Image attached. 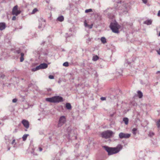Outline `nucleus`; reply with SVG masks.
Returning a JSON list of instances; mask_svg holds the SVG:
<instances>
[{
  "label": "nucleus",
  "mask_w": 160,
  "mask_h": 160,
  "mask_svg": "<svg viewBox=\"0 0 160 160\" xmlns=\"http://www.w3.org/2000/svg\"><path fill=\"white\" fill-rule=\"evenodd\" d=\"M110 28L113 32L116 33L118 32V28L117 23H111L110 25Z\"/></svg>",
  "instance_id": "423d86ee"
},
{
  "label": "nucleus",
  "mask_w": 160,
  "mask_h": 160,
  "mask_svg": "<svg viewBox=\"0 0 160 160\" xmlns=\"http://www.w3.org/2000/svg\"><path fill=\"white\" fill-rule=\"evenodd\" d=\"M130 9V7L128 3H125V5L121 7H119L118 8H108L105 11V13H107V15L109 16V18H111L110 16H112L113 13L115 12V9L118 10H121L122 11L121 12V13L123 12L126 13L127 12L129 9Z\"/></svg>",
  "instance_id": "f257e3e1"
},
{
  "label": "nucleus",
  "mask_w": 160,
  "mask_h": 160,
  "mask_svg": "<svg viewBox=\"0 0 160 160\" xmlns=\"http://www.w3.org/2000/svg\"><path fill=\"white\" fill-rule=\"evenodd\" d=\"M154 135V133L152 132H150L149 134V135L150 137H152Z\"/></svg>",
  "instance_id": "473e14b6"
},
{
  "label": "nucleus",
  "mask_w": 160,
  "mask_h": 160,
  "mask_svg": "<svg viewBox=\"0 0 160 160\" xmlns=\"http://www.w3.org/2000/svg\"><path fill=\"white\" fill-rule=\"evenodd\" d=\"M15 139L13 140L12 141V144H13L15 143Z\"/></svg>",
  "instance_id": "c03bdc74"
},
{
  "label": "nucleus",
  "mask_w": 160,
  "mask_h": 160,
  "mask_svg": "<svg viewBox=\"0 0 160 160\" xmlns=\"http://www.w3.org/2000/svg\"><path fill=\"white\" fill-rule=\"evenodd\" d=\"M15 131H14V132H17V129H15Z\"/></svg>",
  "instance_id": "3c124183"
},
{
  "label": "nucleus",
  "mask_w": 160,
  "mask_h": 160,
  "mask_svg": "<svg viewBox=\"0 0 160 160\" xmlns=\"http://www.w3.org/2000/svg\"><path fill=\"white\" fill-rule=\"evenodd\" d=\"M14 52L15 53L18 54L20 53L21 57L20 58V62H22L24 60V53L22 52H21V50L19 49H18L17 50H15L14 51Z\"/></svg>",
  "instance_id": "9d476101"
},
{
  "label": "nucleus",
  "mask_w": 160,
  "mask_h": 160,
  "mask_svg": "<svg viewBox=\"0 0 160 160\" xmlns=\"http://www.w3.org/2000/svg\"><path fill=\"white\" fill-rule=\"evenodd\" d=\"M101 40L103 44H105L107 42L106 39L104 37H102L101 38Z\"/></svg>",
  "instance_id": "aec40b11"
},
{
  "label": "nucleus",
  "mask_w": 160,
  "mask_h": 160,
  "mask_svg": "<svg viewBox=\"0 0 160 160\" xmlns=\"http://www.w3.org/2000/svg\"><path fill=\"white\" fill-rule=\"evenodd\" d=\"M152 21L150 20H146L144 21L143 22L144 24H147L148 25H151L152 24Z\"/></svg>",
  "instance_id": "f3484780"
},
{
  "label": "nucleus",
  "mask_w": 160,
  "mask_h": 160,
  "mask_svg": "<svg viewBox=\"0 0 160 160\" xmlns=\"http://www.w3.org/2000/svg\"><path fill=\"white\" fill-rule=\"evenodd\" d=\"M10 148L9 147L8 148V151H9L10 150Z\"/></svg>",
  "instance_id": "09e8293b"
},
{
  "label": "nucleus",
  "mask_w": 160,
  "mask_h": 160,
  "mask_svg": "<svg viewBox=\"0 0 160 160\" xmlns=\"http://www.w3.org/2000/svg\"><path fill=\"white\" fill-rule=\"evenodd\" d=\"M48 50L47 49L45 50L42 52V53L41 54V56L42 55H44L45 56H47L48 53Z\"/></svg>",
  "instance_id": "dca6fc26"
},
{
  "label": "nucleus",
  "mask_w": 160,
  "mask_h": 160,
  "mask_svg": "<svg viewBox=\"0 0 160 160\" xmlns=\"http://www.w3.org/2000/svg\"><path fill=\"white\" fill-rule=\"evenodd\" d=\"M138 97L140 98H141L142 97V96H143L142 93V92L141 91H138Z\"/></svg>",
  "instance_id": "4be33fe9"
},
{
  "label": "nucleus",
  "mask_w": 160,
  "mask_h": 160,
  "mask_svg": "<svg viewBox=\"0 0 160 160\" xmlns=\"http://www.w3.org/2000/svg\"><path fill=\"white\" fill-rule=\"evenodd\" d=\"M48 78L50 79H53L54 78V77L53 75H50L48 76Z\"/></svg>",
  "instance_id": "72a5a7b5"
},
{
  "label": "nucleus",
  "mask_w": 160,
  "mask_h": 160,
  "mask_svg": "<svg viewBox=\"0 0 160 160\" xmlns=\"http://www.w3.org/2000/svg\"><path fill=\"white\" fill-rule=\"evenodd\" d=\"M67 132L68 134V138L70 139L73 137L74 135V131L72 130L71 127H68L67 129Z\"/></svg>",
  "instance_id": "1a4fd4ad"
},
{
  "label": "nucleus",
  "mask_w": 160,
  "mask_h": 160,
  "mask_svg": "<svg viewBox=\"0 0 160 160\" xmlns=\"http://www.w3.org/2000/svg\"><path fill=\"white\" fill-rule=\"evenodd\" d=\"M16 17L15 16H13L12 18V20H16Z\"/></svg>",
  "instance_id": "4c0bfd02"
},
{
  "label": "nucleus",
  "mask_w": 160,
  "mask_h": 160,
  "mask_svg": "<svg viewBox=\"0 0 160 160\" xmlns=\"http://www.w3.org/2000/svg\"><path fill=\"white\" fill-rule=\"evenodd\" d=\"M158 54L160 55V48H159V50H156Z\"/></svg>",
  "instance_id": "e433bc0d"
},
{
  "label": "nucleus",
  "mask_w": 160,
  "mask_h": 160,
  "mask_svg": "<svg viewBox=\"0 0 160 160\" xmlns=\"http://www.w3.org/2000/svg\"><path fill=\"white\" fill-rule=\"evenodd\" d=\"M17 99L16 98H14L12 100V102L13 103L16 102H17Z\"/></svg>",
  "instance_id": "f704fd0d"
},
{
  "label": "nucleus",
  "mask_w": 160,
  "mask_h": 160,
  "mask_svg": "<svg viewBox=\"0 0 160 160\" xmlns=\"http://www.w3.org/2000/svg\"><path fill=\"white\" fill-rule=\"evenodd\" d=\"M114 2H115L118 4V6H120L121 4V0H113Z\"/></svg>",
  "instance_id": "393cba45"
},
{
  "label": "nucleus",
  "mask_w": 160,
  "mask_h": 160,
  "mask_svg": "<svg viewBox=\"0 0 160 160\" xmlns=\"http://www.w3.org/2000/svg\"><path fill=\"white\" fill-rule=\"evenodd\" d=\"M66 119L64 116H62L60 117L59 119L58 126L60 127L62 126L66 122Z\"/></svg>",
  "instance_id": "6e6552de"
},
{
  "label": "nucleus",
  "mask_w": 160,
  "mask_h": 160,
  "mask_svg": "<svg viewBox=\"0 0 160 160\" xmlns=\"http://www.w3.org/2000/svg\"><path fill=\"white\" fill-rule=\"evenodd\" d=\"M38 28H40L43 26H44L45 24V20L42 18H40L39 20Z\"/></svg>",
  "instance_id": "f8f14e48"
},
{
  "label": "nucleus",
  "mask_w": 160,
  "mask_h": 160,
  "mask_svg": "<svg viewBox=\"0 0 160 160\" xmlns=\"http://www.w3.org/2000/svg\"><path fill=\"white\" fill-rule=\"evenodd\" d=\"M53 160H58V159H55V158H54L53 159Z\"/></svg>",
  "instance_id": "864d4df0"
},
{
  "label": "nucleus",
  "mask_w": 160,
  "mask_h": 160,
  "mask_svg": "<svg viewBox=\"0 0 160 160\" xmlns=\"http://www.w3.org/2000/svg\"><path fill=\"white\" fill-rule=\"evenodd\" d=\"M64 17L62 16H61L58 18L57 20L60 22H62L64 20Z\"/></svg>",
  "instance_id": "a211bd4d"
},
{
  "label": "nucleus",
  "mask_w": 160,
  "mask_h": 160,
  "mask_svg": "<svg viewBox=\"0 0 160 160\" xmlns=\"http://www.w3.org/2000/svg\"><path fill=\"white\" fill-rule=\"evenodd\" d=\"M118 136L119 138L121 139L123 138H128L130 137L131 134L121 132L119 133Z\"/></svg>",
  "instance_id": "0eeeda50"
},
{
  "label": "nucleus",
  "mask_w": 160,
  "mask_h": 160,
  "mask_svg": "<svg viewBox=\"0 0 160 160\" xmlns=\"http://www.w3.org/2000/svg\"><path fill=\"white\" fill-rule=\"evenodd\" d=\"M22 123L26 128L28 129L29 127V123L28 121L23 119L22 121Z\"/></svg>",
  "instance_id": "ddd939ff"
},
{
  "label": "nucleus",
  "mask_w": 160,
  "mask_h": 160,
  "mask_svg": "<svg viewBox=\"0 0 160 160\" xmlns=\"http://www.w3.org/2000/svg\"><path fill=\"white\" fill-rule=\"evenodd\" d=\"M158 36H160V32H159V34H158Z\"/></svg>",
  "instance_id": "603ef678"
},
{
  "label": "nucleus",
  "mask_w": 160,
  "mask_h": 160,
  "mask_svg": "<svg viewBox=\"0 0 160 160\" xmlns=\"http://www.w3.org/2000/svg\"><path fill=\"white\" fill-rule=\"evenodd\" d=\"M160 73V71H158L156 73L157 74H158L159 73Z\"/></svg>",
  "instance_id": "49530a36"
},
{
  "label": "nucleus",
  "mask_w": 160,
  "mask_h": 160,
  "mask_svg": "<svg viewBox=\"0 0 160 160\" xmlns=\"http://www.w3.org/2000/svg\"><path fill=\"white\" fill-rule=\"evenodd\" d=\"M101 100L102 101L105 100L106 99V98L105 97H102L101 98Z\"/></svg>",
  "instance_id": "c9c22d12"
},
{
  "label": "nucleus",
  "mask_w": 160,
  "mask_h": 160,
  "mask_svg": "<svg viewBox=\"0 0 160 160\" xmlns=\"http://www.w3.org/2000/svg\"><path fill=\"white\" fill-rule=\"evenodd\" d=\"M92 38H88L86 40V42L88 43H89L91 41Z\"/></svg>",
  "instance_id": "c756f323"
},
{
  "label": "nucleus",
  "mask_w": 160,
  "mask_h": 160,
  "mask_svg": "<svg viewBox=\"0 0 160 160\" xmlns=\"http://www.w3.org/2000/svg\"><path fill=\"white\" fill-rule=\"evenodd\" d=\"M38 11V9L36 8H34L33 10L32 11V12L31 13L32 14H33L35 13V12H36Z\"/></svg>",
  "instance_id": "7c9ffc66"
},
{
  "label": "nucleus",
  "mask_w": 160,
  "mask_h": 160,
  "mask_svg": "<svg viewBox=\"0 0 160 160\" xmlns=\"http://www.w3.org/2000/svg\"><path fill=\"white\" fill-rule=\"evenodd\" d=\"M38 150H39V151L41 152V151H42V149L41 147H39L38 148Z\"/></svg>",
  "instance_id": "ea45409f"
},
{
  "label": "nucleus",
  "mask_w": 160,
  "mask_h": 160,
  "mask_svg": "<svg viewBox=\"0 0 160 160\" xmlns=\"http://www.w3.org/2000/svg\"><path fill=\"white\" fill-rule=\"evenodd\" d=\"M28 136V134H24L23 135L22 138L23 139V140L24 141H25L26 140L27 137Z\"/></svg>",
  "instance_id": "b1692460"
},
{
  "label": "nucleus",
  "mask_w": 160,
  "mask_h": 160,
  "mask_svg": "<svg viewBox=\"0 0 160 160\" xmlns=\"http://www.w3.org/2000/svg\"><path fill=\"white\" fill-rule=\"evenodd\" d=\"M92 11V9H86L85 11V12L86 13H87L88 12H91Z\"/></svg>",
  "instance_id": "c85d7f7f"
},
{
  "label": "nucleus",
  "mask_w": 160,
  "mask_h": 160,
  "mask_svg": "<svg viewBox=\"0 0 160 160\" xmlns=\"http://www.w3.org/2000/svg\"><path fill=\"white\" fill-rule=\"evenodd\" d=\"M45 1L47 3H49L50 2V0H45Z\"/></svg>",
  "instance_id": "37998d69"
},
{
  "label": "nucleus",
  "mask_w": 160,
  "mask_h": 160,
  "mask_svg": "<svg viewBox=\"0 0 160 160\" xmlns=\"http://www.w3.org/2000/svg\"><path fill=\"white\" fill-rule=\"evenodd\" d=\"M158 16L159 17H160V10H159L158 12Z\"/></svg>",
  "instance_id": "a19ab883"
},
{
  "label": "nucleus",
  "mask_w": 160,
  "mask_h": 160,
  "mask_svg": "<svg viewBox=\"0 0 160 160\" xmlns=\"http://www.w3.org/2000/svg\"><path fill=\"white\" fill-rule=\"evenodd\" d=\"M143 2L144 3H146L147 2V0H142Z\"/></svg>",
  "instance_id": "58836bf2"
},
{
  "label": "nucleus",
  "mask_w": 160,
  "mask_h": 160,
  "mask_svg": "<svg viewBox=\"0 0 160 160\" xmlns=\"http://www.w3.org/2000/svg\"><path fill=\"white\" fill-rule=\"evenodd\" d=\"M46 101L50 102L57 103L63 101V98L60 96H55L46 99Z\"/></svg>",
  "instance_id": "7ed1b4c3"
},
{
  "label": "nucleus",
  "mask_w": 160,
  "mask_h": 160,
  "mask_svg": "<svg viewBox=\"0 0 160 160\" xmlns=\"http://www.w3.org/2000/svg\"><path fill=\"white\" fill-rule=\"evenodd\" d=\"M6 27V24L4 22L0 23V30H2L4 29Z\"/></svg>",
  "instance_id": "4468645a"
},
{
  "label": "nucleus",
  "mask_w": 160,
  "mask_h": 160,
  "mask_svg": "<svg viewBox=\"0 0 160 160\" xmlns=\"http://www.w3.org/2000/svg\"><path fill=\"white\" fill-rule=\"evenodd\" d=\"M67 33H66V38H67L68 37H69L71 36V35H72L71 34H69V35L67 36Z\"/></svg>",
  "instance_id": "79ce46f5"
},
{
  "label": "nucleus",
  "mask_w": 160,
  "mask_h": 160,
  "mask_svg": "<svg viewBox=\"0 0 160 160\" xmlns=\"http://www.w3.org/2000/svg\"><path fill=\"white\" fill-rule=\"evenodd\" d=\"M98 57L97 55H96V56H94L93 57L92 60L93 61H96L97 60H98Z\"/></svg>",
  "instance_id": "a878e982"
},
{
  "label": "nucleus",
  "mask_w": 160,
  "mask_h": 160,
  "mask_svg": "<svg viewBox=\"0 0 160 160\" xmlns=\"http://www.w3.org/2000/svg\"><path fill=\"white\" fill-rule=\"evenodd\" d=\"M103 148L108 152V155H110L118 152L122 149V147L121 145L119 144L116 148H110L106 146Z\"/></svg>",
  "instance_id": "f03ea898"
},
{
  "label": "nucleus",
  "mask_w": 160,
  "mask_h": 160,
  "mask_svg": "<svg viewBox=\"0 0 160 160\" xmlns=\"http://www.w3.org/2000/svg\"><path fill=\"white\" fill-rule=\"evenodd\" d=\"M137 129L136 128H133L132 130V132L133 134L135 135L137 133Z\"/></svg>",
  "instance_id": "5701e85b"
},
{
  "label": "nucleus",
  "mask_w": 160,
  "mask_h": 160,
  "mask_svg": "<svg viewBox=\"0 0 160 160\" xmlns=\"http://www.w3.org/2000/svg\"><path fill=\"white\" fill-rule=\"evenodd\" d=\"M113 114H111L110 115V116L111 117H112L113 116Z\"/></svg>",
  "instance_id": "8fccbe9b"
},
{
  "label": "nucleus",
  "mask_w": 160,
  "mask_h": 160,
  "mask_svg": "<svg viewBox=\"0 0 160 160\" xmlns=\"http://www.w3.org/2000/svg\"><path fill=\"white\" fill-rule=\"evenodd\" d=\"M84 26L88 28L89 29H91L93 26V25L92 24L90 25H88L86 22V21H85L84 22Z\"/></svg>",
  "instance_id": "2eb2a0df"
},
{
  "label": "nucleus",
  "mask_w": 160,
  "mask_h": 160,
  "mask_svg": "<svg viewBox=\"0 0 160 160\" xmlns=\"http://www.w3.org/2000/svg\"><path fill=\"white\" fill-rule=\"evenodd\" d=\"M156 123L158 128H159L160 127V119L157 121Z\"/></svg>",
  "instance_id": "cd10ccee"
},
{
  "label": "nucleus",
  "mask_w": 160,
  "mask_h": 160,
  "mask_svg": "<svg viewBox=\"0 0 160 160\" xmlns=\"http://www.w3.org/2000/svg\"><path fill=\"white\" fill-rule=\"evenodd\" d=\"M113 134V132L112 131L107 130L102 132L101 135L102 138L107 139L111 137Z\"/></svg>",
  "instance_id": "20e7f679"
},
{
  "label": "nucleus",
  "mask_w": 160,
  "mask_h": 160,
  "mask_svg": "<svg viewBox=\"0 0 160 160\" xmlns=\"http://www.w3.org/2000/svg\"><path fill=\"white\" fill-rule=\"evenodd\" d=\"M66 107L68 110H70L71 108V106L70 104L69 103H66Z\"/></svg>",
  "instance_id": "6ab92c4d"
},
{
  "label": "nucleus",
  "mask_w": 160,
  "mask_h": 160,
  "mask_svg": "<svg viewBox=\"0 0 160 160\" xmlns=\"http://www.w3.org/2000/svg\"><path fill=\"white\" fill-rule=\"evenodd\" d=\"M47 90L48 92L51 91V88H47Z\"/></svg>",
  "instance_id": "a18cd8bd"
},
{
  "label": "nucleus",
  "mask_w": 160,
  "mask_h": 160,
  "mask_svg": "<svg viewBox=\"0 0 160 160\" xmlns=\"http://www.w3.org/2000/svg\"><path fill=\"white\" fill-rule=\"evenodd\" d=\"M48 65L47 64L43 63L40 64L39 66H37L35 68L32 69V71L35 72L40 69H43L47 68Z\"/></svg>",
  "instance_id": "39448f33"
},
{
  "label": "nucleus",
  "mask_w": 160,
  "mask_h": 160,
  "mask_svg": "<svg viewBox=\"0 0 160 160\" xmlns=\"http://www.w3.org/2000/svg\"><path fill=\"white\" fill-rule=\"evenodd\" d=\"M123 121L124 122L126 125H127L128 122V119L127 118H124L123 119Z\"/></svg>",
  "instance_id": "412c9836"
},
{
  "label": "nucleus",
  "mask_w": 160,
  "mask_h": 160,
  "mask_svg": "<svg viewBox=\"0 0 160 160\" xmlns=\"http://www.w3.org/2000/svg\"><path fill=\"white\" fill-rule=\"evenodd\" d=\"M77 138V137L76 136H75L73 137V138H72V139H76Z\"/></svg>",
  "instance_id": "de8ad7c7"
},
{
  "label": "nucleus",
  "mask_w": 160,
  "mask_h": 160,
  "mask_svg": "<svg viewBox=\"0 0 160 160\" xmlns=\"http://www.w3.org/2000/svg\"><path fill=\"white\" fill-rule=\"evenodd\" d=\"M122 70H120V72L117 71L116 72V74L117 75H121L122 74Z\"/></svg>",
  "instance_id": "bb28decb"
},
{
  "label": "nucleus",
  "mask_w": 160,
  "mask_h": 160,
  "mask_svg": "<svg viewBox=\"0 0 160 160\" xmlns=\"http://www.w3.org/2000/svg\"><path fill=\"white\" fill-rule=\"evenodd\" d=\"M21 13V11L18 10L17 6H15L13 8L12 10V14L13 15L17 16Z\"/></svg>",
  "instance_id": "9b49d317"
},
{
  "label": "nucleus",
  "mask_w": 160,
  "mask_h": 160,
  "mask_svg": "<svg viewBox=\"0 0 160 160\" xmlns=\"http://www.w3.org/2000/svg\"><path fill=\"white\" fill-rule=\"evenodd\" d=\"M63 65L65 67H68L69 65L68 63V62H65L63 63Z\"/></svg>",
  "instance_id": "2f4dec72"
}]
</instances>
